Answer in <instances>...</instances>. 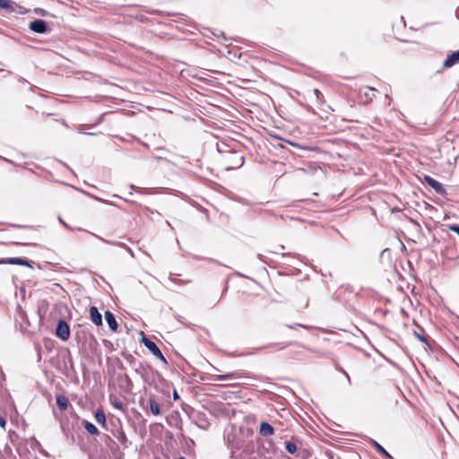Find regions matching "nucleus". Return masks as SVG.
<instances>
[{"instance_id":"41","label":"nucleus","mask_w":459,"mask_h":459,"mask_svg":"<svg viewBox=\"0 0 459 459\" xmlns=\"http://www.w3.org/2000/svg\"><path fill=\"white\" fill-rule=\"evenodd\" d=\"M6 425V420L3 416H0V427L4 429Z\"/></svg>"},{"instance_id":"42","label":"nucleus","mask_w":459,"mask_h":459,"mask_svg":"<svg viewBox=\"0 0 459 459\" xmlns=\"http://www.w3.org/2000/svg\"><path fill=\"white\" fill-rule=\"evenodd\" d=\"M58 221L60 223H62L66 229L72 230L68 224H66L64 220L59 216Z\"/></svg>"},{"instance_id":"36","label":"nucleus","mask_w":459,"mask_h":459,"mask_svg":"<svg viewBox=\"0 0 459 459\" xmlns=\"http://www.w3.org/2000/svg\"><path fill=\"white\" fill-rule=\"evenodd\" d=\"M177 319L178 322H180L181 324H183L184 325H186L187 327H189L191 325V324L189 322L186 321L182 316L178 315Z\"/></svg>"},{"instance_id":"45","label":"nucleus","mask_w":459,"mask_h":459,"mask_svg":"<svg viewBox=\"0 0 459 459\" xmlns=\"http://www.w3.org/2000/svg\"><path fill=\"white\" fill-rule=\"evenodd\" d=\"M117 368L121 370H124L126 368L122 361L119 359L117 360Z\"/></svg>"},{"instance_id":"6","label":"nucleus","mask_w":459,"mask_h":459,"mask_svg":"<svg viewBox=\"0 0 459 459\" xmlns=\"http://www.w3.org/2000/svg\"><path fill=\"white\" fill-rule=\"evenodd\" d=\"M29 30L37 34L50 33L52 29L49 24L42 19H34L29 23Z\"/></svg>"},{"instance_id":"40","label":"nucleus","mask_w":459,"mask_h":459,"mask_svg":"<svg viewBox=\"0 0 459 459\" xmlns=\"http://www.w3.org/2000/svg\"><path fill=\"white\" fill-rule=\"evenodd\" d=\"M281 256L283 258H294L295 255H293L291 253H281Z\"/></svg>"},{"instance_id":"58","label":"nucleus","mask_w":459,"mask_h":459,"mask_svg":"<svg viewBox=\"0 0 459 459\" xmlns=\"http://www.w3.org/2000/svg\"><path fill=\"white\" fill-rule=\"evenodd\" d=\"M257 258L261 260L262 259V255L258 254L257 255Z\"/></svg>"},{"instance_id":"10","label":"nucleus","mask_w":459,"mask_h":459,"mask_svg":"<svg viewBox=\"0 0 459 459\" xmlns=\"http://www.w3.org/2000/svg\"><path fill=\"white\" fill-rule=\"evenodd\" d=\"M285 449L289 454L297 457H303L301 454L306 452V449H299L296 443L292 440L285 441Z\"/></svg>"},{"instance_id":"9","label":"nucleus","mask_w":459,"mask_h":459,"mask_svg":"<svg viewBox=\"0 0 459 459\" xmlns=\"http://www.w3.org/2000/svg\"><path fill=\"white\" fill-rule=\"evenodd\" d=\"M31 263H32L31 261L28 260L25 257L0 258V264L22 265V266L33 268Z\"/></svg>"},{"instance_id":"22","label":"nucleus","mask_w":459,"mask_h":459,"mask_svg":"<svg viewBox=\"0 0 459 459\" xmlns=\"http://www.w3.org/2000/svg\"><path fill=\"white\" fill-rule=\"evenodd\" d=\"M101 241L103 242H106V243H108V244H114V245H117L118 247H123L125 248L132 257H134V251L131 249V247H129L126 244L123 243V242H111V241H108V240H106L104 239L103 238H100V237H98Z\"/></svg>"},{"instance_id":"57","label":"nucleus","mask_w":459,"mask_h":459,"mask_svg":"<svg viewBox=\"0 0 459 459\" xmlns=\"http://www.w3.org/2000/svg\"><path fill=\"white\" fill-rule=\"evenodd\" d=\"M40 359H41V353L39 352V353L38 360L39 361Z\"/></svg>"},{"instance_id":"60","label":"nucleus","mask_w":459,"mask_h":459,"mask_svg":"<svg viewBox=\"0 0 459 459\" xmlns=\"http://www.w3.org/2000/svg\"><path fill=\"white\" fill-rule=\"evenodd\" d=\"M337 369H338L340 372H342V370H344V369H343V368H337Z\"/></svg>"},{"instance_id":"13","label":"nucleus","mask_w":459,"mask_h":459,"mask_svg":"<svg viewBox=\"0 0 459 459\" xmlns=\"http://www.w3.org/2000/svg\"><path fill=\"white\" fill-rule=\"evenodd\" d=\"M90 318L96 326H101L103 325L102 315L95 306L90 307Z\"/></svg>"},{"instance_id":"27","label":"nucleus","mask_w":459,"mask_h":459,"mask_svg":"<svg viewBox=\"0 0 459 459\" xmlns=\"http://www.w3.org/2000/svg\"><path fill=\"white\" fill-rule=\"evenodd\" d=\"M379 258H380V260H384L385 258L390 259L391 258V250L389 248H385L384 250H382V252L380 253Z\"/></svg>"},{"instance_id":"4","label":"nucleus","mask_w":459,"mask_h":459,"mask_svg":"<svg viewBox=\"0 0 459 459\" xmlns=\"http://www.w3.org/2000/svg\"><path fill=\"white\" fill-rule=\"evenodd\" d=\"M56 368L67 377H71L73 374H75L74 359L70 351H68L67 353L62 357V360L59 361L58 365H56Z\"/></svg>"},{"instance_id":"29","label":"nucleus","mask_w":459,"mask_h":459,"mask_svg":"<svg viewBox=\"0 0 459 459\" xmlns=\"http://www.w3.org/2000/svg\"><path fill=\"white\" fill-rule=\"evenodd\" d=\"M285 326L287 328H290V329H295L296 327H302V328H305V329H310L311 326H308V325H302V324H292V325H288L286 324Z\"/></svg>"},{"instance_id":"20","label":"nucleus","mask_w":459,"mask_h":459,"mask_svg":"<svg viewBox=\"0 0 459 459\" xmlns=\"http://www.w3.org/2000/svg\"><path fill=\"white\" fill-rule=\"evenodd\" d=\"M82 425L84 429L87 430V432H89L91 435L98 436L100 434L99 429L93 423L84 420L82 421Z\"/></svg>"},{"instance_id":"46","label":"nucleus","mask_w":459,"mask_h":459,"mask_svg":"<svg viewBox=\"0 0 459 459\" xmlns=\"http://www.w3.org/2000/svg\"><path fill=\"white\" fill-rule=\"evenodd\" d=\"M247 437L253 435V430L251 429H246Z\"/></svg>"},{"instance_id":"30","label":"nucleus","mask_w":459,"mask_h":459,"mask_svg":"<svg viewBox=\"0 0 459 459\" xmlns=\"http://www.w3.org/2000/svg\"><path fill=\"white\" fill-rule=\"evenodd\" d=\"M446 227L459 237V224H447Z\"/></svg>"},{"instance_id":"23","label":"nucleus","mask_w":459,"mask_h":459,"mask_svg":"<svg viewBox=\"0 0 459 459\" xmlns=\"http://www.w3.org/2000/svg\"><path fill=\"white\" fill-rule=\"evenodd\" d=\"M11 0H0V9L11 13L14 12Z\"/></svg>"},{"instance_id":"16","label":"nucleus","mask_w":459,"mask_h":459,"mask_svg":"<svg viewBox=\"0 0 459 459\" xmlns=\"http://www.w3.org/2000/svg\"><path fill=\"white\" fill-rule=\"evenodd\" d=\"M56 406L60 411H65L69 404L68 398L64 394H57L56 396Z\"/></svg>"},{"instance_id":"2","label":"nucleus","mask_w":459,"mask_h":459,"mask_svg":"<svg viewBox=\"0 0 459 459\" xmlns=\"http://www.w3.org/2000/svg\"><path fill=\"white\" fill-rule=\"evenodd\" d=\"M123 358L129 363V365L134 368V370L139 374L143 379H145L149 376V372L152 370V366L138 361L134 356L129 353L126 350L121 352Z\"/></svg>"},{"instance_id":"37","label":"nucleus","mask_w":459,"mask_h":459,"mask_svg":"<svg viewBox=\"0 0 459 459\" xmlns=\"http://www.w3.org/2000/svg\"><path fill=\"white\" fill-rule=\"evenodd\" d=\"M212 33L215 38L219 39L221 37L225 41H227V39H226L223 31L218 30V32H212Z\"/></svg>"},{"instance_id":"11","label":"nucleus","mask_w":459,"mask_h":459,"mask_svg":"<svg viewBox=\"0 0 459 459\" xmlns=\"http://www.w3.org/2000/svg\"><path fill=\"white\" fill-rule=\"evenodd\" d=\"M274 427L268 421H262L259 424V435L262 437H271L274 434Z\"/></svg>"},{"instance_id":"28","label":"nucleus","mask_w":459,"mask_h":459,"mask_svg":"<svg viewBox=\"0 0 459 459\" xmlns=\"http://www.w3.org/2000/svg\"><path fill=\"white\" fill-rule=\"evenodd\" d=\"M313 92H314V95L316 98L317 102L320 103V104L323 103L324 102V95H323V93L318 89H314Z\"/></svg>"},{"instance_id":"25","label":"nucleus","mask_w":459,"mask_h":459,"mask_svg":"<svg viewBox=\"0 0 459 459\" xmlns=\"http://www.w3.org/2000/svg\"><path fill=\"white\" fill-rule=\"evenodd\" d=\"M270 136L274 137V138L279 139V140L285 141L288 144L292 145V146H294L296 148L302 149V150H307V147L301 146L300 144H299L297 143H294L292 141L283 140L281 137H280L277 134H270Z\"/></svg>"},{"instance_id":"56","label":"nucleus","mask_w":459,"mask_h":459,"mask_svg":"<svg viewBox=\"0 0 459 459\" xmlns=\"http://www.w3.org/2000/svg\"><path fill=\"white\" fill-rule=\"evenodd\" d=\"M174 459H186L184 456H178V457H176Z\"/></svg>"},{"instance_id":"35","label":"nucleus","mask_w":459,"mask_h":459,"mask_svg":"<svg viewBox=\"0 0 459 459\" xmlns=\"http://www.w3.org/2000/svg\"><path fill=\"white\" fill-rule=\"evenodd\" d=\"M10 244L13 246H35L36 245L35 243H25V242H17V241L10 242Z\"/></svg>"},{"instance_id":"48","label":"nucleus","mask_w":459,"mask_h":459,"mask_svg":"<svg viewBox=\"0 0 459 459\" xmlns=\"http://www.w3.org/2000/svg\"><path fill=\"white\" fill-rule=\"evenodd\" d=\"M18 81L22 82H27V80L25 78L22 77V76L18 77Z\"/></svg>"},{"instance_id":"44","label":"nucleus","mask_w":459,"mask_h":459,"mask_svg":"<svg viewBox=\"0 0 459 459\" xmlns=\"http://www.w3.org/2000/svg\"><path fill=\"white\" fill-rule=\"evenodd\" d=\"M342 373L345 375L346 379H347L349 385H351V377H350L349 374L345 370H342Z\"/></svg>"},{"instance_id":"38","label":"nucleus","mask_w":459,"mask_h":459,"mask_svg":"<svg viewBox=\"0 0 459 459\" xmlns=\"http://www.w3.org/2000/svg\"><path fill=\"white\" fill-rule=\"evenodd\" d=\"M17 309L19 311V316L22 319H24L27 316H26V312L22 309V307L18 305L17 306Z\"/></svg>"},{"instance_id":"54","label":"nucleus","mask_w":459,"mask_h":459,"mask_svg":"<svg viewBox=\"0 0 459 459\" xmlns=\"http://www.w3.org/2000/svg\"><path fill=\"white\" fill-rule=\"evenodd\" d=\"M193 258H194V259H196V260H204V258L200 257V256H198V255H193Z\"/></svg>"},{"instance_id":"18","label":"nucleus","mask_w":459,"mask_h":459,"mask_svg":"<svg viewBox=\"0 0 459 459\" xmlns=\"http://www.w3.org/2000/svg\"><path fill=\"white\" fill-rule=\"evenodd\" d=\"M94 418L99 424L106 427V414L102 409H97L94 411Z\"/></svg>"},{"instance_id":"1","label":"nucleus","mask_w":459,"mask_h":459,"mask_svg":"<svg viewBox=\"0 0 459 459\" xmlns=\"http://www.w3.org/2000/svg\"><path fill=\"white\" fill-rule=\"evenodd\" d=\"M244 429L240 427L237 432L233 429L230 431H226L224 439L228 447L231 450V458L235 457L237 450H242L246 455L253 453L255 444L252 440L244 439Z\"/></svg>"},{"instance_id":"53","label":"nucleus","mask_w":459,"mask_h":459,"mask_svg":"<svg viewBox=\"0 0 459 459\" xmlns=\"http://www.w3.org/2000/svg\"><path fill=\"white\" fill-rule=\"evenodd\" d=\"M129 187H130L131 189H133V190H137V189H138V187H137V186H134V185H133V184H131V185L129 186Z\"/></svg>"},{"instance_id":"32","label":"nucleus","mask_w":459,"mask_h":459,"mask_svg":"<svg viewBox=\"0 0 459 459\" xmlns=\"http://www.w3.org/2000/svg\"><path fill=\"white\" fill-rule=\"evenodd\" d=\"M10 226L13 228H16V229H30V230L36 229L35 226H27V225H21V224H15V223H12V224H10Z\"/></svg>"},{"instance_id":"61","label":"nucleus","mask_w":459,"mask_h":459,"mask_svg":"<svg viewBox=\"0 0 459 459\" xmlns=\"http://www.w3.org/2000/svg\"><path fill=\"white\" fill-rule=\"evenodd\" d=\"M212 262H214V259H210ZM216 264H219L217 261H215Z\"/></svg>"},{"instance_id":"14","label":"nucleus","mask_w":459,"mask_h":459,"mask_svg":"<svg viewBox=\"0 0 459 459\" xmlns=\"http://www.w3.org/2000/svg\"><path fill=\"white\" fill-rule=\"evenodd\" d=\"M195 417V420H196V425L199 429L205 430L209 428L210 423H209L207 416L204 412L198 411Z\"/></svg>"},{"instance_id":"39","label":"nucleus","mask_w":459,"mask_h":459,"mask_svg":"<svg viewBox=\"0 0 459 459\" xmlns=\"http://www.w3.org/2000/svg\"><path fill=\"white\" fill-rule=\"evenodd\" d=\"M233 154L238 156V158L239 159L240 163H239L238 167H241L244 164V162H245L244 156L243 155H238L237 152H233Z\"/></svg>"},{"instance_id":"8","label":"nucleus","mask_w":459,"mask_h":459,"mask_svg":"<svg viewBox=\"0 0 459 459\" xmlns=\"http://www.w3.org/2000/svg\"><path fill=\"white\" fill-rule=\"evenodd\" d=\"M459 64V49L447 54L443 61L442 68L437 71V74L442 72L443 69H449Z\"/></svg>"},{"instance_id":"43","label":"nucleus","mask_w":459,"mask_h":459,"mask_svg":"<svg viewBox=\"0 0 459 459\" xmlns=\"http://www.w3.org/2000/svg\"><path fill=\"white\" fill-rule=\"evenodd\" d=\"M342 373L345 375L346 379H347L349 385H351V377H350L349 374L345 370H342Z\"/></svg>"},{"instance_id":"51","label":"nucleus","mask_w":459,"mask_h":459,"mask_svg":"<svg viewBox=\"0 0 459 459\" xmlns=\"http://www.w3.org/2000/svg\"><path fill=\"white\" fill-rule=\"evenodd\" d=\"M455 16L459 20V6L455 10Z\"/></svg>"},{"instance_id":"19","label":"nucleus","mask_w":459,"mask_h":459,"mask_svg":"<svg viewBox=\"0 0 459 459\" xmlns=\"http://www.w3.org/2000/svg\"><path fill=\"white\" fill-rule=\"evenodd\" d=\"M149 409L152 414L158 416L160 414V404L157 403V401L154 398H150L149 400Z\"/></svg>"},{"instance_id":"55","label":"nucleus","mask_w":459,"mask_h":459,"mask_svg":"<svg viewBox=\"0 0 459 459\" xmlns=\"http://www.w3.org/2000/svg\"><path fill=\"white\" fill-rule=\"evenodd\" d=\"M105 437L107 440H108L110 442H114V440L108 435H105Z\"/></svg>"},{"instance_id":"3","label":"nucleus","mask_w":459,"mask_h":459,"mask_svg":"<svg viewBox=\"0 0 459 459\" xmlns=\"http://www.w3.org/2000/svg\"><path fill=\"white\" fill-rule=\"evenodd\" d=\"M141 342L149 350V351L160 359L165 367L169 366V362L162 354L159 346L152 341L143 332H141Z\"/></svg>"},{"instance_id":"26","label":"nucleus","mask_w":459,"mask_h":459,"mask_svg":"<svg viewBox=\"0 0 459 459\" xmlns=\"http://www.w3.org/2000/svg\"><path fill=\"white\" fill-rule=\"evenodd\" d=\"M288 345H289V343L275 342V343H269V344H267V345H265L264 347H261L260 349H268V348H272V347H274V346H280V350H283Z\"/></svg>"},{"instance_id":"12","label":"nucleus","mask_w":459,"mask_h":459,"mask_svg":"<svg viewBox=\"0 0 459 459\" xmlns=\"http://www.w3.org/2000/svg\"><path fill=\"white\" fill-rule=\"evenodd\" d=\"M104 318L108 325L109 330L112 332H117L118 324L116 320L115 315L111 311L106 310L104 314Z\"/></svg>"},{"instance_id":"24","label":"nucleus","mask_w":459,"mask_h":459,"mask_svg":"<svg viewBox=\"0 0 459 459\" xmlns=\"http://www.w3.org/2000/svg\"><path fill=\"white\" fill-rule=\"evenodd\" d=\"M374 447L376 450L383 456L386 458H392L391 455L377 441L372 440Z\"/></svg>"},{"instance_id":"62","label":"nucleus","mask_w":459,"mask_h":459,"mask_svg":"<svg viewBox=\"0 0 459 459\" xmlns=\"http://www.w3.org/2000/svg\"><path fill=\"white\" fill-rule=\"evenodd\" d=\"M238 275L240 276V277H244V275L241 274V273H238Z\"/></svg>"},{"instance_id":"49","label":"nucleus","mask_w":459,"mask_h":459,"mask_svg":"<svg viewBox=\"0 0 459 459\" xmlns=\"http://www.w3.org/2000/svg\"><path fill=\"white\" fill-rule=\"evenodd\" d=\"M307 451L306 450V452L302 453L301 455H303V457H300L301 459H307Z\"/></svg>"},{"instance_id":"15","label":"nucleus","mask_w":459,"mask_h":459,"mask_svg":"<svg viewBox=\"0 0 459 459\" xmlns=\"http://www.w3.org/2000/svg\"><path fill=\"white\" fill-rule=\"evenodd\" d=\"M243 373L240 371H233L230 373H227L224 375H217L215 376V380L219 381H226V380H233L242 378Z\"/></svg>"},{"instance_id":"5","label":"nucleus","mask_w":459,"mask_h":459,"mask_svg":"<svg viewBox=\"0 0 459 459\" xmlns=\"http://www.w3.org/2000/svg\"><path fill=\"white\" fill-rule=\"evenodd\" d=\"M55 335L63 342H65L70 338V325L64 318H59L57 320L55 329Z\"/></svg>"},{"instance_id":"17","label":"nucleus","mask_w":459,"mask_h":459,"mask_svg":"<svg viewBox=\"0 0 459 459\" xmlns=\"http://www.w3.org/2000/svg\"><path fill=\"white\" fill-rule=\"evenodd\" d=\"M116 437L120 442V444L122 445L124 449L127 448L129 446V445H131V442L128 440L126 433L124 432V430L122 429H120L118 430L117 435L116 436Z\"/></svg>"},{"instance_id":"33","label":"nucleus","mask_w":459,"mask_h":459,"mask_svg":"<svg viewBox=\"0 0 459 459\" xmlns=\"http://www.w3.org/2000/svg\"><path fill=\"white\" fill-rule=\"evenodd\" d=\"M124 382L126 383V385L130 388L132 387L133 385V383H132V380L130 378V377L127 375V374H124L123 377H122Z\"/></svg>"},{"instance_id":"52","label":"nucleus","mask_w":459,"mask_h":459,"mask_svg":"<svg viewBox=\"0 0 459 459\" xmlns=\"http://www.w3.org/2000/svg\"><path fill=\"white\" fill-rule=\"evenodd\" d=\"M173 395H174V399L175 400L179 398V395H178L177 391H174V394Z\"/></svg>"},{"instance_id":"47","label":"nucleus","mask_w":459,"mask_h":459,"mask_svg":"<svg viewBox=\"0 0 459 459\" xmlns=\"http://www.w3.org/2000/svg\"><path fill=\"white\" fill-rule=\"evenodd\" d=\"M438 243H439V240L436 237H433V238L431 240V244L435 245V244H438Z\"/></svg>"},{"instance_id":"21","label":"nucleus","mask_w":459,"mask_h":459,"mask_svg":"<svg viewBox=\"0 0 459 459\" xmlns=\"http://www.w3.org/2000/svg\"><path fill=\"white\" fill-rule=\"evenodd\" d=\"M414 336L422 343H424L429 350H432L430 342H435L433 340H430L429 336H424L418 332H413Z\"/></svg>"},{"instance_id":"31","label":"nucleus","mask_w":459,"mask_h":459,"mask_svg":"<svg viewBox=\"0 0 459 459\" xmlns=\"http://www.w3.org/2000/svg\"><path fill=\"white\" fill-rule=\"evenodd\" d=\"M34 13L38 15H40V16H48L49 13L47 10L45 9H42V8H39V7H37L34 9Z\"/></svg>"},{"instance_id":"50","label":"nucleus","mask_w":459,"mask_h":459,"mask_svg":"<svg viewBox=\"0 0 459 459\" xmlns=\"http://www.w3.org/2000/svg\"><path fill=\"white\" fill-rule=\"evenodd\" d=\"M326 455H328V457H330V459H333V452L327 451Z\"/></svg>"},{"instance_id":"59","label":"nucleus","mask_w":459,"mask_h":459,"mask_svg":"<svg viewBox=\"0 0 459 459\" xmlns=\"http://www.w3.org/2000/svg\"><path fill=\"white\" fill-rule=\"evenodd\" d=\"M130 203L133 204H137V203L135 201H130Z\"/></svg>"},{"instance_id":"7","label":"nucleus","mask_w":459,"mask_h":459,"mask_svg":"<svg viewBox=\"0 0 459 459\" xmlns=\"http://www.w3.org/2000/svg\"><path fill=\"white\" fill-rule=\"evenodd\" d=\"M422 182L428 184L437 195L446 197L447 195L445 186L437 180L429 175H423Z\"/></svg>"},{"instance_id":"34","label":"nucleus","mask_w":459,"mask_h":459,"mask_svg":"<svg viewBox=\"0 0 459 459\" xmlns=\"http://www.w3.org/2000/svg\"><path fill=\"white\" fill-rule=\"evenodd\" d=\"M112 405H113L115 408L118 409V410H123V409H124V403H123V402H122V401H120V400H116V401H114V402L112 403Z\"/></svg>"}]
</instances>
